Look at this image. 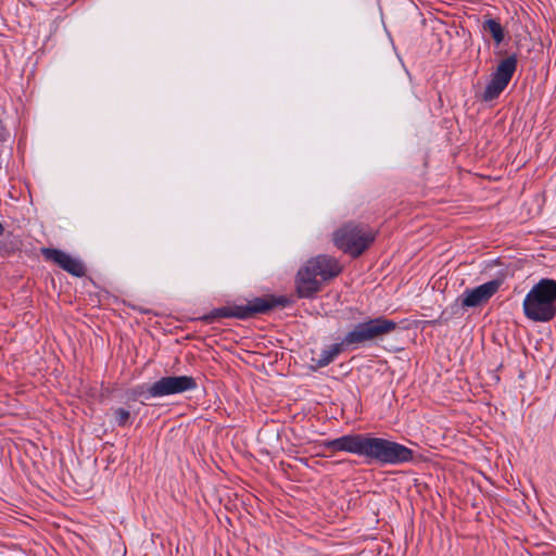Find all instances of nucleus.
I'll return each instance as SVG.
<instances>
[{
  "label": "nucleus",
  "mask_w": 556,
  "mask_h": 556,
  "mask_svg": "<svg viewBox=\"0 0 556 556\" xmlns=\"http://www.w3.org/2000/svg\"><path fill=\"white\" fill-rule=\"evenodd\" d=\"M321 446L331 452H345L357 455L366 465L397 466L412 463L415 452L409 447L372 433H349L332 440H325Z\"/></svg>",
  "instance_id": "obj_1"
},
{
  "label": "nucleus",
  "mask_w": 556,
  "mask_h": 556,
  "mask_svg": "<svg viewBox=\"0 0 556 556\" xmlns=\"http://www.w3.org/2000/svg\"><path fill=\"white\" fill-rule=\"evenodd\" d=\"M343 270L334 256L319 254L309 258L295 276V292L300 299H312L321 291L323 282L338 277Z\"/></svg>",
  "instance_id": "obj_2"
},
{
  "label": "nucleus",
  "mask_w": 556,
  "mask_h": 556,
  "mask_svg": "<svg viewBox=\"0 0 556 556\" xmlns=\"http://www.w3.org/2000/svg\"><path fill=\"white\" fill-rule=\"evenodd\" d=\"M292 304L293 301L287 295L266 294L253 298L247 304H230L216 307L200 317V320L205 324H213L222 318L248 320L258 315H267L277 307H288Z\"/></svg>",
  "instance_id": "obj_3"
},
{
  "label": "nucleus",
  "mask_w": 556,
  "mask_h": 556,
  "mask_svg": "<svg viewBox=\"0 0 556 556\" xmlns=\"http://www.w3.org/2000/svg\"><path fill=\"white\" fill-rule=\"evenodd\" d=\"M525 316L534 323H548L556 317V280L540 279L522 303Z\"/></svg>",
  "instance_id": "obj_4"
},
{
  "label": "nucleus",
  "mask_w": 556,
  "mask_h": 556,
  "mask_svg": "<svg viewBox=\"0 0 556 556\" xmlns=\"http://www.w3.org/2000/svg\"><path fill=\"white\" fill-rule=\"evenodd\" d=\"M376 236L377 232L369 225L350 222L333 232L332 240L343 253L357 258L371 247Z\"/></svg>",
  "instance_id": "obj_5"
},
{
  "label": "nucleus",
  "mask_w": 556,
  "mask_h": 556,
  "mask_svg": "<svg viewBox=\"0 0 556 556\" xmlns=\"http://www.w3.org/2000/svg\"><path fill=\"white\" fill-rule=\"evenodd\" d=\"M518 56L516 53L508 55L500 61L495 71L491 74V79L486 84L482 93V100L491 102L496 100L510 83L517 71Z\"/></svg>",
  "instance_id": "obj_6"
},
{
  "label": "nucleus",
  "mask_w": 556,
  "mask_h": 556,
  "mask_svg": "<svg viewBox=\"0 0 556 556\" xmlns=\"http://www.w3.org/2000/svg\"><path fill=\"white\" fill-rule=\"evenodd\" d=\"M198 388L197 380L191 376H165L147 388L148 396H168L193 391Z\"/></svg>",
  "instance_id": "obj_7"
},
{
  "label": "nucleus",
  "mask_w": 556,
  "mask_h": 556,
  "mask_svg": "<svg viewBox=\"0 0 556 556\" xmlns=\"http://www.w3.org/2000/svg\"><path fill=\"white\" fill-rule=\"evenodd\" d=\"M503 278H495L472 289H466L459 296L465 307H478L489 302L503 285Z\"/></svg>",
  "instance_id": "obj_8"
},
{
  "label": "nucleus",
  "mask_w": 556,
  "mask_h": 556,
  "mask_svg": "<svg viewBox=\"0 0 556 556\" xmlns=\"http://www.w3.org/2000/svg\"><path fill=\"white\" fill-rule=\"evenodd\" d=\"M40 252L46 261L53 262L63 270L75 277L80 278L86 275L85 265L79 260L72 257L64 251L54 248H41Z\"/></svg>",
  "instance_id": "obj_9"
},
{
  "label": "nucleus",
  "mask_w": 556,
  "mask_h": 556,
  "mask_svg": "<svg viewBox=\"0 0 556 556\" xmlns=\"http://www.w3.org/2000/svg\"><path fill=\"white\" fill-rule=\"evenodd\" d=\"M369 341L381 340L397 329V323L384 316L365 320Z\"/></svg>",
  "instance_id": "obj_10"
},
{
  "label": "nucleus",
  "mask_w": 556,
  "mask_h": 556,
  "mask_svg": "<svg viewBox=\"0 0 556 556\" xmlns=\"http://www.w3.org/2000/svg\"><path fill=\"white\" fill-rule=\"evenodd\" d=\"M366 324L365 321L358 323L354 326L352 330L346 332V334L343 337L341 343L343 344L344 349H351L355 350L359 348L361 345H364L369 341L368 333L366 330Z\"/></svg>",
  "instance_id": "obj_11"
},
{
  "label": "nucleus",
  "mask_w": 556,
  "mask_h": 556,
  "mask_svg": "<svg viewBox=\"0 0 556 556\" xmlns=\"http://www.w3.org/2000/svg\"><path fill=\"white\" fill-rule=\"evenodd\" d=\"M344 346L341 342L339 343H334L332 345H330L329 348L327 349H324L321 352H320V355L318 358H312V362L315 363V367L316 368H323V367H326L328 366L330 363L333 362V359L344 351Z\"/></svg>",
  "instance_id": "obj_12"
},
{
  "label": "nucleus",
  "mask_w": 556,
  "mask_h": 556,
  "mask_svg": "<svg viewBox=\"0 0 556 556\" xmlns=\"http://www.w3.org/2000/svg\"><path fill=\"white\" fill-rule=\"evenodd\" d=\"M22 249V240L18 236L9 232L3 239L0 240V257L5 258L13 256Z\"/></svg>",
  "instance_id": "obj_13"
},
{
  "label": "nucleus",
  "mask_w": 556,
  "mask_h": 556,
  "mask_svg": "<svg viewBox=\"0 0 556 556\" xmlns=\"http://www.w3.org/2000/svg\"><path fill=\"white\" fill-rule=\"evenodd\" d=\"M482 29L491 35L496 45L502 43L505 39L506 31L496 18L484 20L482 23Z\"/></svg>",
  "instance_id": "obj_14"
},
{
  "label": "nucleus",
  "mask_w": 556,
  "mask_h": 556,
  "mask_svg": "<svg viewBox=\"0 0 556 556\" xmlns=\"http://www.w3.org/2000/svg\"><path fill=\"white\" fill-rule=\"evenodd\" d=\"M463 308L466 307L463 306V301L458 298L454 303L442 311L438 321L441 324H447L455 316L460 317L464 314Z\"/></svg>",
  "instance_id": "obj_15"
},
{
  "label": "nucleus",
  "mask_w": 556,
  "mask_h": 556,
  "mask_svg": "<svg viewBox=\"0 0 556 556\" xmlns=\"http://www.w3.org/2000/svg\"><path fill=\"white\" fill-rule=\"evenodd\" d=\"M113 415L118 427H126L131 424L130 412L123 407L113 409Z\"/></svg>",
  "instance_id": "obj_16"
},
{
  "label": "nucleus",
  "mask_w": 556,
  "mask_h": 556,
  "mask_svg": "<svg viewBox=\"0 0 556 556\" xmlns=\"http://www.w3.org/2000/svg\"><path fill=\"white\" fill-rule=\"evenodd\" d=\"M149 386H147V384H139V386H136L132 389H130L129 390L130 399L137 400L140 396H144L146 399H150L151 396H148V392H147V388Z\"/></svg>",
  "instance_id": "obj_17"
},
{
  "label": "nucleus",
  "mask_w": 556,
  "mask_h": 556,
  "mask_svg": "<svg viewBox=\"0 0 556 556\" xmlns=\"http://www.w3.org/2000/svg\"><path fill=\"white\" fill-rule=\"evenodd\" d=\"M132 308L137 309L136 306H132ZM138 311L142 314H148L150 311L149 309H143V308H138Z\"/></svg>",
  "instance_id": "obj_18"
},
{
  "label": "nucleus",
  "mask_w": 556,
  "mask_h": 556,
  "mask_svg": "<svg viewBox=\"0 0 556 556\" xmlns=\"http://www.w3.org/2000/svg\"><path fill=\"white\" fill-rule=\"evenodd\" d=\"M4 226L0 223V237L4 233Z\"/></svg>",
  "instance_id": "obj_19"
}]
</instances>
